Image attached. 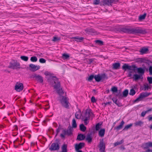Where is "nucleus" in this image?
I'll return each mask as SVG.
<instances>
[{"instance_id":"e2e57ef3","label":"nucleus","mask_w":152,"mask_h":152,"mask_svg":"<svg viewBox=\"0 0 152 152\" xmlns=\"http://www.w3.org/2000/svg\"><path fill=\"white\" fill-rule=\"evenodd\" d=\"M149 147H152V142H148Z\"/></svg>"},{"instance_id":"c85d7f7f","label":"nucleus","mask_w":152,"mask_h":152,"mask_svg":"<svg viewBox=\"0 0 152 152\" xmlns=\"http://www.w3.org/2000/svg\"><path fill=\"white\" fill-rule=\"evenodd\" d=\"M86 140H87L88 142L89 143H90L92 141V138L91 137L90 134H88L87 136Z\"/></svg>"},{"instance_id":"f3484780","label":"nucleus","mask_w":152,"mask_h":152,"mask_svg":"<svg viewBox=\"0 0 152 152\" xmlns=\"http://www.w3.org/2000/svg\"><path fill=\"white\" fill-rule=\"evenodd\" d=\"M124 124V121H122L120 123V124L119 126L114 127V129L116 130L117 131H118L120 130L122 128L123 125Z\"/></svg>"},{"instance_id":"bf43d9fd","label":"nucleus","mask_w":152,"mask_h":152,"mask_svg":"<svg viewBox=\"0 0 152 152\" xmlns=\"http://www.w3.org/2000/svg\"><path fill=\"white\" fill-rule=\"evenodd\" d=\"M133 72L132 71H130L128 73V76L129 77H131L132 75V73Z\"/></svg>"},{"instance_id":"aec40b11","label":"nucleus","mask_w":152,"mask_h":152,"mask_svg":"<svg viewBox=\"0 0 152 152\" xmlns=\"http://www.w3.org/2000/svg\"><path fill=\"white\" fill-rule=\"evenodd\" d=\"M148 51V49L147 48L143 47L141 49L140 52L141 54H143L146 53Z\"/></svg>"},{"instance_id":"a18cd8bd","label":"nucleus","mask_w":152,"mask_h":152,"mask_svg":"<svg viewBox=\"0 0 152 152\" xmlns=\"http://www.w3.org/2000/svg\"><path fill=\"white\" fill-rule=\"evenodd\" d=\"M135 94V91L133 89H132L130 90L129 94L132 96H133Z\"/></svg>"},{"instance_id":"8fccbe9b","label":"nucleus","mask_w":152,"mask_h":152,"mask_svg":"<svg viewBox=\"0 0 152 152\" xmlns=\"http://www.w3.org/2000/svg\"><path fill=\"white\" fill-rule=\"evenodd\" d=\"M147 79L150 84L152 83V77H147Z\"/></svg>"},{"instance_id":"2eb2a0df","label":"nucleus","mask_w":152,"mask_h":152,"mask_svg":"<svg viewBox=\"0 0 152 152\" xmlns=\"http://www.w3.org/2000/svg\"><path fill=\"white\" fill-rule=\"evenodd\" d=\"M85 31L87 33L91 35H95L97 34V32L95 31L94 30L90 28L86 29L85 30Z\"/></svg>"},{"instance_id":"412c9836","label":"nucleus","mask_w":152,"mask_h":152,"mask_svg":"<svg viewBox=\"0 0 152 152\" xmlns=\"http://www.w3.org/2000/svg\"><path fill=\"white\" fill-rule=\"evenodd\" d=\"M112 100L113 102L118 106L120 107L121 106V103H120L118 101L116 98L113 97L112 98Z\"/></svg>"},{"instance_id":"6e6d98bb","label":"nucleus","mask_w":152,"mask_h":152,"mask_svg":"<svg viewBox=\"0 0 152 152\" xmlns=\"http://www.w3.org/2000/svg\"><path fill=\"white\" fill-rule=\"evenodd\" d=\"M149 75H152V66H150L149 69Z\"/></svg>"},{"instance_id":"423d86ee","label":"nucleus","mask_w":152,"mask_h":152,"mask_svg":"<svg viewBox=\"0 0 152 152\" xmlns=\"http://www.w3.org/2000/svg\"><path fill=\"white\" fill-rule=\"evenodd\" d=\"M122 68L125 71H126L127 70H129L132 71H134L137 67L134 65H132V66H129L128 64H124L122 66Z\"/></svg>"},{"instance_id":"cd10ccee","label":"nucleus","mask_w":152,"mask_h":152,"mask_svg":"<svg viewBox=\"0 0 152 152\" xmlns=\"http://www.w3.org/2000/svg\"><path fill=\"white\" fill-rule=\"evenodd\" d=\"M143 123L142 121H137L135 122L134 124L136 126H141L143 124Z\"/></svg>"},{"instance_id":"473e14b6","label":"nucleus","mask_w":152,"mask_h":152,"mask_svg":"<svg viewBox=\"0 0 152 152\" xmlns=\"http://www.w3.org/2000/svg\"><path fill=\"white\" fill-rule=\"evenodd\" d=\"M128 94V90L127 89H125L123 91L122 93V97H126Z\"/></svg>"},{"instance_id":"393cba45","label":"nucleus","mask_w":152,"mask_h":152,"mask_svg":"<svg viewBox=\"0 0 152 152\" xmlns=\"http://www.w3.org/2000/svg\"><path fill=\"white\" fill-rule=\"evenodd\" d=\"M105 130L104 129H101L99 132V135L101 137L104 136L105 133Z\"/></svg>"},{"instance_id":"2f4dec72","label":"nucleus","mask_w":152,"mask_h":152,"mask_svg":"<svg viewBox=\"0 0 152 152\" xmlns=\"http://www.w3.org/2000/svg\"><path fill=\"white\" fill-rule=\"evenodd\" d=\"M75 117L77 119H80L82 116L80 112H77L75 113Z\"/></svg>"},{"instance_id":"9d476101","label":"nucleus","mask_w":152,"mask_h":152,"mask_svg":"<svg viewBox=\"0 0 152 152\" xmlns=\"http://www.w3.org/2000/svg\"><path fill=\"white\" fill-rule=\"evenodd\" d=\"M118 1V0H103V1H102V2L104 5H107L109 6L110 5H111L112 3H115Z\"/></svg>"},{"instance_id":"ea45409f","label":"nucleus","mask_w":152,"mask_h":152,"mask_svg":"<svg viewBox=\"0 0 152 152\" xmlns=\"http://www.w3.org/2000/svg\"><path fill=\"white\" fill-rule=\"evenodd\" d=\"M102 124L98 123L96 124L95 126V129L96 131H98L99 130L100 128V126Z\"/></svg>"},{"instance_id":"9b49d317","label":"nucleus","mask_w":152,"mask_h":152,"mask_svg":"<svg viewBox=\"0 0 152 152\" xmlns=\"http://www.w3.org/2000/svg\"><path fill=\"white\" fill-rule=\"evenodd\" d=\"M23 85L22 83H16L15 86V89L16 91L20 92L23 90Z\"/></svg>"},{"instance_id":"4d7b16f0","label":"nucleus","mask_w":152,"mask_h":152,"mask_svg":"<svg viewBox=\"0 0 152 152\" xmlns=\"http://www.w3.org/2000/svg\"><path fill=\"white\" fill-rule=\"evenodd\" d=\"M99 0H94V4H98L99 3Z\"/></svg>"},{"instance_id":"69168bd1","label":"nucleus","mask_w":152,"mask_h":152,"mask_svg":"<svg viewBox=\"0 0 152 152\" xmlns=\"http://www.w3.org/2000/svg\"><path fill=\"white\" fill-rule=\"evenodd\" d=\"M45 74L46 76L49 75H50V73L48 72H45Z\"/></svg>"},{"instance_id":"a19ab883","label":"nucleus","mask_w":152,"mask_h":152,"mask_svg":"<svg viewBox=\"0 0 152 152\" xmlns=\"http://www.w3.org/2000/svg\"><path fill=\"white\" fill-rule=\"evenodd\" d=\"M30 60L32 62H35L37 61V58L36 56H32L31 57Z\"/></svg>"},{"instance_id":"5701e85b","label":"nucleus","mask_w":152,"mask_h":152,"mask_svg":"<svg viewBox=\"0 0 152 152\" xmlns=\"http://www.w3.org/2000/svg\"><path fill=\"white\" fill-rule=\"evenodd\" d=\"M120 64L119 63H116L113 64V68L114 69H118L120 67Z\"/></svg>"},{"instance_id":"79ce46f5","label":"nucleus","mask_w":152,"mask_h":152,"mask_svg":"<svg viewBox=\"0 0 152 152\" xmlns=\"http://www.w3.org/2000/svg\"><path fill=\"white\" fill-rule=\"evenodd\" d=\"M96 43L98 44L99 45H103V42L101 40H97L95 41Z\"/></svg>"},{"instance_id":"de8ad7c7","label":"nucleus","mask_w":152,"mask_h":152,"mask_svg":"<svg viewBox=\"0 0 152 152\" xmlns=\"http://www.w3.org/2000/svg\"><path fill=\"white\" fill-rule=\"evenodd\" d=\"M124 142V140H121L120 142H117L114 144V146H117L118 145L121 144Z\"/></svg>"},{"instance_id":"774afa93","label":"nucleus","mask_w":152,"mask_h":152,"mask_svg":"<svg viewBox=\"0 0 152 152\" xmlns=\"http://www.w3.org/2000/svg\"><path fill=\"white\" fill-rule=\"evenodd\" d=\"M150 149H148L147 150H146L145 151H143L142 152H150Z\"/></svg>"},{"instance_id":"c03bdc74","label":"nucleus","mask_w":152,"mask_h":152,"mask_svg":"<svg viewBox=\"0 0 152 152\" xmlns=\"http://www.w3.org/2000/svg\"><path fill=\"white\" fill-rule=\"evenodd\" d=\"M21 59L25 61H27L28 60V57L27 56H21L20 57Z\"/></svg>"},{"instance_id":"0e129e2a","label":"nucleus","mask_w":152,"mask_h":152,"mask_svg":"<svg viewBox=\"0 0 152 152\" xmlns=\"http://www.w3.org/2000/svg\"><path fill=\"white\" fill-rule=\"evenodd\" d=\"M59 129H60L59 128V127L58 128V129H57L56 131L57 134L56 135V136L58 134L59 132H60Z\"/></svg>"},{"instance_id":"864d4df0","label":"nucleus","mask_w":152,"mask_h":152,"mask_svg":"<svg viewBox=\"0 0 152 152\" xmlns=\"http://www.w3.org/2000/svg\"><path fill=\"white\" fill-rule=\"evenodd\" d=\"M94 59H89L87 60V63L88 64H90L94 61Z\"/></svg>"},{"instance_id":"f704fd0d","label":"nucleus","mask_w":152,"mask_h":152,"mask_svg":"<svg viewBox=\"0 0 152 152\" xmlns=\"http://www.w3.org/2000/svg\"><path fill=\"white\" fill-rule=\"evenodd\" d=\"M69 55L66 53H64L62 54V58L64 59H69Z\"/></svg>"},{"instance_id":"5fc2aeb1","label":"nucleus","mask_w":152,"mask_h":152,"mask_svg":"<svg viewBox=\"0 0 152 152\" xmlns=\"http://www.w3.org/2000/svg\"><path fill=\"white\" fill-rule=\"evenodd\" d=\"M60 40V38L54 37H53V39L52 40V41L54 42H56Z\"/></svg>"},{"instance_id":"6e6552de","label":"nucleus","mask_w":152,"mask_h":152,"mask_svg":"<svg viewBox=\"0 0 152 152\" xmlns=\"http://www.w3.org/2000/svg\"><path fill=\"white\" fill-rule=\"evenodd\" d=\"M98 147L99 148L100 152H105V144L104 143L103 140H100Z\"/></svg>"},{"instance_id":"58836bf2","label":"nucleus","mask_w":152,"mask_h":152,"mask_svg":"<svg viewBox=\"0 0 152 152\" xmlns=\"http://www.w3.org/2000/svg\"><path fill=\"white\" fill-rule=\"evenodd\" d=\"M146 15V13H144L143 15H140L139 17V20H141L145 19Z\"/></svg>"},{"instance_id":"b1692460","label":"nucleus","mask_w":152,"mask_h":152,"mask_svg":"<svg viewBox=\"0 0 152 152\" xmlns=\"http://www.w3.org/2000/svg\"><path fill=\"white\" fill-rule=\"evenodd\" d=\"M85 138V136L83 134H80L78 135L77 139L79 140H84Z\"/></svg>"},{"instance_id":"e433bc0d","label":"nucleus","mask_w":152,"mask_h":152,"mask_svg":"<svg viewBox=\"0 0 152 152\" xmlns=\"http://www.w3.org/2000/svg\"><path fill=\"white\" fill-rule=\"evenodd\" d=\"M132 124H130L126 126L123 129V130H127L128 129L130 128L132 126Z\"/></svg>"},{"instance_id":"20e7f679","label":"nucleus","mask_w":152,"mask_h":152,"mask_svg":"<svg viewBox=\"0 0 152 152\" xmlns=\"http://www.w3.org/2000/svg\"><path fill=\"white\" fill-rule=\"evenodd\" d=\"M9 68L13 69H17L20 68V63L18 62L17 60H13L10 63Z\"/></svg>"},{"instance_id":"ddd939ff","label":"nucleus","mask_w":152,"mask_h":152,"mask_svg":"<svg viewBox=\"0 0 152 152\" xmlns=\"http://www.w3.org/2000/svg\"><path fill=\"white\" fill-rule=\"evenodd\" d=\"M93 115V113L90 110H86L84 115H82V117L90 119V117Z\"/></svg>"},{"instance_id":"3c124183","label":"nucleus","mask_w":152,"mask_h":152,"mask_svg":"<svg viewBox=\"0 0 152 152\" xmlns=\"http://www.w3.org/2000/svg\"><path fill=\"white\" fill-rule=\"evenodd\" d=\"M46 61V60L43 58H41L39 59V62L41 63H45Z\"/></svg>"},{"instance_id":"39448f33","label":"nucleus","mask_w":152,"mask_h":152,"mask_svg":"<svg viewBox=\"0 0 152 152\" xmlns=\"http://www.w3.org/2000/svg\"><path fill=\"white\" fill-rule=\"evenodd\" d=\"M151 94L150 93L143 92L141 93L139 97L134 101V102L135 103L137 102L141 101L144 98L146 97Z\"/></svg>"},{"instance_id":"338daca9","label":"nucleus","mask_w":152,"mask_h":152,"mask_svg":"<svg viewBox=\"0 0 152 152\" xmlns=\"http://www.w3.org/2000/svg\"><path fill=\"white\" fill-rule=\"evenodd\" d=\"M26 136L29 139L31 137V135L30 134H28L26 135Z\"/></svg>"},{"instance_id":"4468645a","label":"nucleus","mask_w":152,"mask_h":152,"mask_svg":"<svg viewBox=\"0 0 152 152\" xmlns=\"http://www.w3.org/2000/svg\"><path fill=\"white\" fill-rule=\"evenodd\" d=\"M29 66L31 68L30 70L32 72H35L39 69L40 68L39 66H36L33 64H30Z\"/></svg>"},{"instance_id":"f257e3e1","label":"nucleus","mask_w":152,"mask_h":152,"mask_svg":"<svg viewBox=\"0 0 152 152\" xmlns=\"http://www.w3.org/2000/svg\"><path fill=\"white\" fill-rule=\"evenodd\" d=\"M50 79L54 81L55 85L54 86V88L55 89L58 94L60 96L63 95L64 93L62 88L61 87L60 82L58 80V79L56 77H50Z\"/></svg>"},{"instance_id":"4c0bfd02","label":"nucleus","mask_w":152,"mask_h":152,"mask_svg":"<svg viewBox=\"0 0 152 152\" xmlns=\"http://www.w3.org/2000/svg\"><path fill=\"white\" fill-rule=\"evenodd\" d=\"M101 76V80H104L105 79H107L108 77L105 74H102Z\"/></svg>"},{"instance_id":"a878e982","label":"nucleus","mask_w":152,"mask_h":152,"mask_svg":"<svg viewBox=\"0 0 152 152\" xmlns=\"http://www.w3.org/2000/svg\"><path fill=\"white\" fill-rule=\"evenodd\" d=\"M89 119L87 118H85V117H82L81 120L82 121H83L84 122V124L85 125H86L88 124L89 123Z\"/></svg>"},{"instance_id":"f03ea898","label":"nucleus","mask_w":152,"mask_h":152,"mask_svg":"<svg viewBox=\"0 0 152 152\" xmlns=\"http://www.w3.org/2000/svg\"><path fill=\"white\" fill-rule=\"evenodd\" d=\"M60 101L62 106L66 108H68L69 107V102L66 97L64 96H60Z\"/></svg>"},{"instance_id":"052dcab7","label":"nucleus","mask_w":152,"mask_h":152,"mask_svg":"<svg viewBox=\"0 0 152 152\" xmlns=\"http://www.w3.org/2000/svg\"><path fill=\"white\" fill-rule=\"evenodd\" d=\"M147 113V112L145 111V112H142L141 114V115L142 117H144L145 115L146 114V113Z\"/></svg>"},{"instance_id":"f8f14e48","label":"nucleus","mask_w":152,"mask_h":152,"mask_svg":"<svg viewBox=\"0 0 152 152\" xmlns=\"http://www.w3.org/2000/svg\"><path fill=\"white\" fill-rule=\"evenodd\" d=\"M59 148V145L57 143H53L52 144L49 149L51 151L58 150Z\"/></svg>"},{"instance_id":"37998d69","label":"nucleus","mask_w":152,"mask_h":152,"mask_svg":"<svg viewBox=\"0 0 152 152\" xmlns=\"http://www.w3.org/2000/svg\"><path fill=\"white\" fill-rule=\"evenodd\" d=\"M111 91H112L113 93L117 92L118 91L117 88L116 87L113 86L111 88Z\"/></svg>"},{"instance_id":"6ab92c4d","label":"nucleus","mask_w":152,"mask_h":152,"mask_svg":"<svg viewBox=\"0 0 152 152\" xmlns=\"http://www.w3.org/2000/svg\"><path fill=\"white\" fill-rule=\"evenodd\" d=\"M120 31L124 33L130 34V28H120Z\"/></svg>"},{"instance_id":"680f3d73","label":"nucleus","mask_w":152,"mask_h":152,"mask_svg":"<svg viewBox=\"0 0 152 152\" xmlns=\"http://www.w3.org/2000/svg\"><path fill=\"white\" fill-rule=\"evenodd\" d=\"M65 135H66V134H64L63 133V134H61L60 135V136L62 138H64L65 137Z\"/></svg>"},{"instance_id":"7ed1b4c3","label":"nucleus","mask_w":152,"mask_h":152,"mask_svg":"<svg viewBox=\"0 0 152 152\" xmlns=\"http://www.w3.org/2000/svg\"><path fill=\"white\" fill-rule=\"evenodd\" d=\"M130 34L140 33L144 34L146 33L145 30L140 29L139 28H130Z\"/></svg>"},{"instance_id":"09e8293b","label":"nucleus","mask_w":152,"mask_h":152,"mask_svg":"<svg viewBox=\"0 0 152 152\" xmlns=\"http://www.w3.org/2000/svg\"><path fill=\"white\" fill-rule=\"evenodd\" d=\"M115 96H116L118 97L119 98H120L122 97V95L121 94L120 91H119V92L117 91V93L115 94Z\"/></svg>"},{"instance_id":"4be33fe9","label":"nucleus","mask_w":152,"mask_h":152,"mask_svg":"<svg viewBox=\"0 0 152 152\" xmlns=\"http://www.w3.org/2000/svg\"><path fill=\"white\" fill-rule=\"evenodd\" d=\"M141 77L142 76L140 75L134 74L133 75V78L134 80L136 81L141 79Z\"/></svg>"},{"instance_id":"603ef678","label":"nucleus","mask_w":152,"mask_h":152,"mask_svg":"<svg viewBox=\"0 0 152 152\" xmlns=\"http://www.w3.org/2000/svg\"><path fill=\"white\" fill-rule=\"evenodd\" d=\"M144 90H148L149 88H151L150 87L148 84H145L144 85Z\"/></svg>"},{"instance_id":"bb28decb","label":"nucleus","mask_w":152,"mask_h":152,"mask_svg":"<svg viewBox=\"0 0 152 152\" xmlns=\"http://www.w3.org/2000/svg\"><path fill=\"white\" fill-rule=\"evenodd\" d=\"M142 148L144 149L148 148L149 147L148 142H146L142 144Z\"/></svg>"},{"instance_id":"72a5a7b5","label":"nucleus","mask_w":152,"mask_h":152,"mask_svg":"<svg viewBox=\"0 0 152 152\" xmlns=\"http://www.w3.org/2000/svg\"><path fill=\"white\" fill-rule=\"evenodd\" d=\"M72 39H75V40L77 41L81 42L83 40V38L82 37H72Z\"/></svg>"},{"instance_id":"49530a36","label":"nucleus","mask_w":152,"mask_h":152,"mask_svg":"<svg viewBox=\"0 0 152 152\" xmlns=\"http://www.w3.org/2000/svg\"><path fill=\"white\" fill-rule=\"evenodd\" d=\"M94 77L95 76H94V75H91L89 77L88 79H87V80L89 81H91L94 78Z\"/></svg>"},{"instance_id":"a211bd4d","label":"nucleus","mask_w":152,"mask_h":152,"mask_svg":"<svg viewBox=\"0 0 152 152\" xmlns=\"http://www.w3.org/2000/svg\"><path fill=\"white\" fill-rule=\"evenodd\" d=\"M137 72L142 76L145 72V70L142 68H138L137 69Z\"/></svg>"},{"instance_id":"c9c22d12","label":"nucleus","mask_w":152,"mask_h":152,"mask_svg":"<svg viewBox=\"0 0 152 152\" xmlns=\"http://www.w3.org/2000/svg\"><path fill=\"white\" fill-rule=\"evenodd\" d=\"M72 128H76L77 127V125L76 123V121L75 119H73L72 121Z\"/></svg>"},{"instance_id":"13d9d810","label":"nucleus","mask_w":152,"mask_h":152,"mask_svg":"<svg viewBox=\"0 0 152 152\" xmlns=\"http://www.w3.org/2000/svg\"><path fill=\"white\" fill-rule=\"evenodd\" d=\"M91 102L93 103H94L96 102V99L93 96L91 98Z\"/></svg>"},{"instance_id":"dca6fc26","label":"nucleus","mask_w":152,"mask_h":152,"mask_svg":"<svg viewBox=\"0 0 152 152\" xmlns=\"http://www.w3.org/2000/svg\"><path fill=\"white\" fill-rule=\"evenodd\" d=\"M85 143L83 142H80L79 144H76L75 145V150H79L84 146Z\"/></svg>"},{"instance_id":"0eeeda50","label":"nucleus","mask_w":152,"mask_h":152,"mask_svg":"<svg viewBox=\"0 0 152 152\" xmlns=\"http://www.w3.org/2000/svg\"><path fill=\"white\" fill-rule=\"evenodd\" d=\"M30 78H34L36 80L40 83H43V78L42 76L35 73L31 75Z\"/></svg>"},{"instance_id":"1a4fd4ad","label":"nucleus","mask_w":152,"mask_h":152,"mask_svg":"<svg viewBox=\"0 0 152 152\" xmlns=\"http://www.w3.org/2000/svg\"><path fill=\"white\" fill-rule=\"evenodd\" d=\"M72 127H71L70 125L68 127L67 130L64 129L63 131V133L68 136H70L72 134Z\"/></svg>"},{"instance_id":"7c9ffc66","label":"nucleus","mask_w":152,"mask_h":152,"mask_svg":"<svg viewBox=\"0 0 152 152\" xmlns=\"http://www.w3.org/2000/svg\"><path fill=\"white\" fill-rule=\"evenodd\" d=\"M80 130L83 132H84L86 130V127L84 126L83 124H82L80 126Z\"/></svg>"},{"instance_id":"c756f323","label":"nucleus","mask_w":152,"mask_h":152,"mask_svg":"<svg viewBox=\"0 0 152 152\" xmlns=\"http://www.w3.org/2000/svg\"><path fill=\"white\" fill-rule=\"evenodd\" d=\"M94 79L97 82H99L101 80L100 75L99 74L95 75Z\"/></svg>"}]
</instances>
